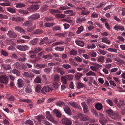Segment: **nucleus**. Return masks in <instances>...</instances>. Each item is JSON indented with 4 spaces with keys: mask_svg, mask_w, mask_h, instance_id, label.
I'll use <instances>...</instances> for the list:
<instances>
[{
    "mask_svg": "<svg viewBox=\"0 0 125 125\" xmlns=\"http://www.w3.org/2000/svg\"><path fill=\"white\" fill-rule=\"evenodd\" d=\"M5 3H0V5L4 6H11V2H10L8 0H4V1Z\"/></svg>",
    "mask_w": 125,
    "mask_h": 125,
    "instance_id": "nucleus-16",
    "label": "nucleus"
},
{
    "mask_svg": "<svg viewBox=\"0 0 125 125\" xmlns=\"http://www.w3.org/2000/svg\"><path fill=\"white\" fill-rule=\"evenodd\" d=\"M61 80L62 82L65 84H66L67 83V81L68 79L66 76H62Z\"/></svg>",
    "mask_w": 125,
    "mask_h": 125,
    "instance_id": "nucleus-41",
    "label": "nucleus"
},
{
    "mask_svg": "<svg viewBox=\"0 0 125 125\" xmlns=\"http://www.w3.org/2000/svg\"><path fill=\"white\" fill-rule=\"evenodd\" d=\"M106 102L110 106H113L114 105V104L113 102L110 99H107L106 101Z\"/></svg>",
    "mask_w": 125,
    "mask_h": 125,
    "instance_id": "nucleus-61",
    "label": "nucleus"
},
{
    "mask_svg": "<svg viewBox=\"0 0 125 125\" xmlns=\"http://www.w3.org/2000/svg\"><path fill=\"white\" fill-rule=\"evenodd\" d=\"M114 29L117 31H123L124 30V27L121 25L116 24L114 26Z\"/></svg>",
    "mask_w": 125,
    "mask_h": 125,
    "instance_id": "nucleus-14",
    "label": "nucleus"
},
{
    "mask_svg": "<svg viewBox=\"0 0 125 125\" xmlns=\"http://www.w3.org/2000/svg\"><path fill=\"white\" fill-rule=\"evenodd\" d=\"M53 113L56 114L57 117L59 118L61 116V113L57 110L56 109H54L53 111Z\"/></svg>",
    "mask_w": 125,
    "mask_h": 125,
    "instance_id": "nucleus-30",
    "label": "nucleus"
},
{
    "mask_svg": "<svg viewBox=\"0 0 125 125\" xmlns=\"http://www.w3.org/2000/svg\"><path fill=\"white\" fill-rule=\"evenodd\" d=\"M102 22L104 23V26L108 30H110V26L108 23L105 21V19H102Z\"/></svg>",
    "mask_w": 125,
    "mask_h": 125,
    "instance_id": "nucleus-23",
    "label": "nucleus"
},
{
    "mask_svg": "<svg viewBox=\"0 0 125 125\" xmlns=\"http://www.w3.org/2000/svg\"><path fill=\"white\" fill-rule=\"evenodd\" d=\"M35 28L33 26L32 24V25H30L27 28L26 30L27 31L31 32L33 31Z\"/></svg>",
    "mask_w": 125,
    "mask_h": 125,
    "instance_id": "nucleus-33",
    "label": "nucleus"
},
{
    "mask_svg": "<svg viewBox=\"0 0 125 125\" xmlns=\"http://www.w3.org/2000/svg\"><path fill=\"white\" fill-rule=\"evenodd\" d=\"M8 82V77L6 75L0 76V83L7 84Z\"/></svg>",
    "mask_w": 125,
    "mask_h": 125,
    "instance_id": "nucleus-4",
    "label": "nucleus"
},
{
    "mask_svg": "<svg viewBox=\"0 0 125 125\" xmlns=\"http://www.w3.org/2000/svg\"><path fill=\"white\" fill-rule=\"evenodd\" d=\"M118 107L120 109H123L125 107V103L123 100H119V102L117 104Z\"/></svg>",
    "mask_w": 125,
    "mask_h": 125,
    "instance_id": "nucleus-13",
    "label": "nucleus"
},
{
    "mask_svg": "<svg viewBox=\"0 0 125 125\" xmlns=\"http://www.w3.org/2000/svg\"><path fill=\"white\" fill-rule=\"evenodd\" d=\"M62 121V124L65 125H71L72 124V121L71 120L65 117L63 118Z\"/></svg>",
    "mask_w": 125,
    "mask_h": 125,
    "instance_id": "nucleus-9",
    "label": "nucleus"
},
{
    "mask_svg": "<svg viewBox=\"0 0 125 125\" xmlns=\"http://www.w3.org/2000/svg\"><path fill=\"white\" fill-rule=\"evenodd\" d=\"M46 118L50 121L54 122V120L52 115H48L46 116Z\"/></svg>",
    "mask_w": 125,
    "mask_h": 125,
    "instance_id": "nucleus-54",
    "label": "nucleus"
},
{
    "mask_svg": "<svg viewBox=\"0 0 125 125\" xmlns=\"http://www.w3.org/2000/svg\"><path fill=\"white\" fill-rule=\"evenodd\" d=\"M15 29L20 33L24 34H25V31L22 28L18 26H16L14 27Z\"/></svg>",
    "mask_w": 125,
    "mask_h": 125,
    "instance_id": "nucleus-12",
    "label": "nucleus"
},
{
    "mask_svg": "<svg viewBox=\"0 0 125 125\" xmlns=\"http://www.w3.org/2000/svg\"><path fill=\"white\" fill-rule=\"evenodd\" d=\"M34 49V52L35 53H37L39 52L40 51L42 50V48L39 47H38L35 48Z\"/></svg>",
    "mask_w": 125,
    "mask_h": 125,
    "instance_id": "nucleus-58",
    "label": "nucleus"
},
{
    "mask_svg": "<svg viewBox=\"0 0 125 125\" xmlns=\"http://www.w3.org/2000/svg\"><path fill=\"white\" fill-rule=\"evenodd\" d=\"M12 19V21L18 22H21L23 20L22 18L20 17H13Z\"/></svg>",
    "mask_w": 125,
    "mask_h": 125,
    "instance_id": "nucleus-17",
    "label": "nucleus"
},
{
    "mask_svg": "<svg viewBox=\"0 0 125 125\" xmlns=\"http://www.w3.org/2000/svg\"><path fill=\"white\" fill-rule=\"evenodd\" d=\"M15 7L17 8H21L25 7L26 5L21 2L16 3L15 4Z\"/></svg>",
    "mask_w": 125,
    "mask_h": 125,
    "instance_id": "nucleus-24",
    "label": "nucleus"
},
{
    "mask_svg": "<svg viewBox=\"0 0 125 125\" xmlns=\"http://www.w3.org/2000/svg\"><path fill=\"white\" fill-rule=\"evenodd\" d=\"M8 99L10 101H13L15 99V98L14 96L11 95H8Z\"/></svg>",
    "mask_w": 125,
    "mask_h": 125,
    "instance_id": "nucleus-46",
    "label": "nucleus"
},
{
    "mask_svg": "<svg viewBox=\"0 0 125 125\" xmlns=\"http://www.w3.org/2000/svg\"><path fill=\"white\" fill-rule=\"evenodd\" d=\"M64 13L66 14H69L71 16H73L75 14V13L73 10H68L63 12Z\"/></svg>",
    "mask_w": 125,
    "mask_h": 125,
    "instance_id": "nucleus-19",
    "label": "nucleus"
},
{
    "mask_svg": "<svg viewBox=\"0 0 125 125\" xmlns=\"http://www.w3.org/2000/svg\"><path fill=\"white\" fill-rule=\"evenodd\" d=\"M0 53L1 55L6 57L8 55V53L3 49H1L0 51Z\"/></svg>",
    "mask_w": 125,
    "mask_h": 125,
    "instance_id": "nucleus-31",
    "label": "nucleus"
},
{
    "mask_svg": "<svg viewBox=\"0 0 125 125\" xmlns=\"http://www.w3.org/2000/svg\"><path fill=\"white\" fill-rule=\"evenodd\" d=\"M83 27L81 26L78 28V29L77 30L76 32L77 34H80L83 31Z\"/></svg>",
    "mask_w": 125,
    "mask_h": 125,
    "instance_id": "nucleus-48",
    "label": "nucleus"
},
{
    "mask_svg": "<svg viewBox=\"0 0 125 125\" xmlns=\"http://www.w3.org/2000/svg\"><path fill=\"white\" fill-rule=\"evenodd\" d=\"M64 110L65 112L69 115H71V112L70 108L67 106H66L64 108Z\"/></svg>",
    "mask_w": 125,
    "mask_h": 125,
    "instance_id": "nucleus-20",
    "label": "nucleus"
},
{
    "mask_svg": "<svg viewBox=\"0 0 125 125\" xmlns=\"http://www.w3.org/2000/svg\"><path fill=\"white\" fill-rule=\"evenodd\" d=\"M75 78L77 80H79L83 75L82 73L79 72H77L75 74Z\"/></svg>",
    "mask_w": 125,
    "mask_h": 125,
    "instance_id": "nucleus-22",
    "label": "nucleus"
},
{
    "mask_svg": "<svg viewBox=\"0 0 125 125\" xmlns=\"http://www.w3.org/2000/svg\"><path fill=\"white\" fill-rule=\"evenodd\" d=\"M64 43V42L62 41H60L59 42L54 43L53 45H54L62 44Z\"/></svg>",
    "mask_w": 125,
    "mask_h": 125,
    "instance_id": "nucleus-62",
    "label": "nucleus"
},
{
    "mask_svg": "<svg viewBox=\"0 0 125 125\" xmlns=\"http://www.w3.org/2000/svg\"><path fill=\"white\" fill-rule=\"evenodd\" d=\"M53 90V88L50 87L48 86H44L42 89L41 91L42 94H44L46 93L47 92H49L50 91H52Z\"/></svg>",
    "mask_w": 125,
    "mask_h": 125,
    "instance_id": "nucleus-6",
    "label": "nucleus"
},
{
    "mask_svg": "<svg viewBox=\"0 0 125 125\" xmlns=\"http://www.w3.org/2000/svg\"><path fill=\"white\" fill-rule=\"evenodd\" d=\"M18 12L20 13L23 14H27L29 13V12L25 10H24L22 9H20L18 10Z\"/></svg>",
    "mask_w": 125,
    "mask_h": 125,
    "instance_id": "nucleus-38",
    "label": "nucleus"
},
{
    "mask_svg": "<svg viewBox=\"0 0 125 125\" xmlns=\"http://www.w3.org/2000/svg\"><path fill=\"white\" fill-rule=\"evenodd\" d=\"M43 32L42 29H38L36 30L33 32V34H41Z\"/></svg>",
    "mask_w": 125,
    "mask_h": 125,
    "instance_id": "nucleus-32",
    "label": "nucleus"
},
{
    "mask_svg": "<svg viewBox=\"0 0 125 125\" xmlns=\"http://www.w3.org/2000/svg\"><path fill=\"white\" fill-rule=\"evenodd\" d=\"M30 21L29 20L28 21H26L22 24V26H28L30 25H32V23H30Z\"/></svg>",
    "mask_w": 125,
    "mask_h": 125,
    "instance_id": "nucleus-28",
    "label": "nucleus"
},
{
    "mask_svg": "<svg viewBox=\"0 0 125 125\" xmlns=\"http://www.w3.org/2000/svg\"><path fill=\"white\" fill-rule=\"evenodd\" d=\"M34 82L36 83H40L41 82V78L39 76H37L34 80Z\"/></svg>",
    "mask_w": 125,
    "mask_h": 125,
    "instance_id": "nucleus-45",
    "label": "nucleus"
},
{
    "mask_svg": "<svg viewBox=\"0 0 125 125\" xmlns=\"http://www.w3.org/2000/svg\"><path fill=\"white\" fill-rule=\"evenodd\" d=\"M16 47L18 49L22 51H25L28 50L29 47L27 45H17Z\"/></svg>",
    "mask_w": 125,
    "mask_h": 125,
    "instance_id": "nucleus-8",
    "label": "nucleus"
},
{
    "mask_svg": "<svg viewBox=\"0 0 125 125\" xmlns=\"http://www.w3.org/2000/svg\"><path fill=\"white\" fill-rule=\"evenodd\" d=\"M84 86V84L78 82L77 83V88L78 89H80Z\"/></svg>",
    "mask_w": 125,
    "mask_h": 125,
    "instance_id": "nucleus-50",
    "label": "nucleus"
},
{
    "mask_svg": "<svg viewBox=\"0 0 125 125\" xmlns=\"http://www.w3.org/2000/svg\"><path fill=\"white\" fill-rule=\"evenodd\" d=\"M65 15L62 14H58L55 15V17L58 19L63 18L65 17Z\"/></svg>",
    "mask_w": 125,
    "mask_h": 125,
    "instance_id": "nucleus-37",
    "label": "nucleus"
},
{
    "mask_svg": "<svg viewBox=\"0 0 125 125\" xmlns=\"http://www.w3.org/2000/svg\"><path fill=\"white\" fill-rule=\"evenodd\" d=\"M102 42H103L108 44H110L111 43L108 40V38L106 37L102 38Z\"/></svg>",
    "mask_w": 125,
    "mask_h": 125,
    "instance_id": "nucleus-36",
    "label": "nucleus"
},
{
    "mask_svg": "<svg viewBox=\"0 0 125 125\" xmlns=\"http://www.w3.org/2000/svg\"><path fill=\"white\" fill-rule=\"evenodd\" d=\"M62 67L65 69H68L71 68V66L69 64H63L62 65Z\"/></svg>",
    "mask_w": 125,
    "mask_h": 125,
    "instance_id": "nucleus-52",
    "label": "nucleus"
},
{
    "mask_svg": "<svg viewBox=\"0 0 125 125\" xmlns=\"http://www.w3.org/2000/svg\"><path fill=\"white\" fill-rule=\"evenodd\" d=\"M6 9L7 11L12 14L15 13L16 12V9L15 8H14L10 7H7Z\"/></svg>",
    "mask_w": 125,
    "mask_h": 125,
    "instance_id": "nucleus-18",
    "label": "nucleus"
},
{
    "mask_svg": "<svg viewBox=\"0 0 125 125\" xmlns=\"http://www.w3.org/2000/svg\"><path fill=\"white\" fill-rule=\"evenodd\" d=\"M42 57L44 59L49 60L52 59L53 57L52 55L50 54L47 55L44 54L43 55Z\"/></svg>",
    "mask_w": 125,
    "mask_h": 125,
    "instance_id": "nucleus-21",
    "label": "nucleus"
},
{
    "mask_svg": "<svg viewBox=\"0 0 125 125\" xmlns=\"http://www.w3.org/2000/svg\"><path fill=\"white\" fill-rule=\"evenodd\" d=\"M39 5L37 4L33 5L30 6L28 9L30 11H35L39 9Z\"/></svg>",
    "mask_w": 125,
    "mask_h": 125,
    "instance_id": "nucleus-7",
    "label": "nucleus"
},
{
    "mask_svg": "<svg viewBox=\"0 0 125 125\" xmlns=\"http://www.w3.org/2000/svg\"><path fill=\"white\" fill-rule=\"evenodd\" d=\"M48 38L47 37H45L43 38L42 40L44 44H49L51 43V42H49L48 41Z\"/></svg>",
    "mask_w": 125,
    "mask_h": 125,
    "instance_id": "nucleus-34",
    "label": "nucleus"
},
{
    "mask_svg": "<svg viewBox=\"0 0 125 125\" xmlns=\"http://www.w3.org/2000/svg\"><path fill=\"white\" fill-rule=\"evenodd\" d=\"M95 107L98 110H100L102 109V104L100 103L96 104L95 105Z\"/></svg>",
    "mask_w": 125,
    "mask_h": 125,
    "instance_id": "nucleus-39",
    "label": "nucleus"
},
{
    "mask_svg": "<svg viewBox=\"0 0 125 125\" xmlns=\"http://www.w3.org/2000/svg\"><path fill=\"white\" fill-rule=\"evenodd\" d=\"M18 84L19 87H22L23 85V81L20 79H19L18 80Z\"/></svg>",
    "mask_w": 125,
    "mask_h": 125,
    "instance_id": "nucleus-27",
    "label": "nucleus"
},
{
    "mask_svg": "<svg viewBox=\"0 0 125 125\" xmlns=\"http://www.w3.org/2000/svg\"><path fill=\"white\" fill-rule=\"evenodd\" d=\"M14 65L18 69L20 70H25L26 69L27 67L23 64H21L18 62L15 63Z\"/></svg>",
    "mask_w": 125,
    "mask_h": 125,
    "instance_id": "nucleus-3",
    "label": "nucleus"
},
{
    "mask_svg": "<svg viewBox=\"0 0 125 125\" xmlns=\"http://www.w3.org/2000/svg\"><path fill=\"white\" fill-rule=\"evenodd\" d=\"M85 74L86 75L88 76L92 75L93 76H95L96 75V73L92 71H90L89 72L86 73Z\"/></svg>",
    "mask_w": 125,
    "mask_h": 125,
    "instance_id": "nucleus-43",
    "label": "nucleus"
},
{
    "mask_svg": "<svg viewBox=\"0 0 125 125\" xmlns=\"http://www.w3.org/2000/svg\"><path fill=\"white\" fill-rule=\"evenodd\" d=\"M7 49L9 51L11 50L12 51H14L16 49L12 46L10 45L8 48Z\"/></svg>",
    "mask_w": 125,
    "mask_h": 125,
    "instance_id": "nucleus-63",
    "label": "nucleus"
},
{
    "mask_svg": "<svg viewBox=\"0 0 125 125\" xmlns=\"http://www.w3.org/2000/svg\"><path fill=\"white\" fill-rule=\"evenodd\" d=\"M27 60L26 57H23L22 58H19L18 60L19 61L22 62H25Z\"/></svg>",
    "mask_w": 125,
    "mask_h": 125,
    "instance_id": "nucleus-64",
    "label": "nucleus"
},
{
    "mask_svg": "<svg viewBox=\"0 0 125 125\" xmlns=\"http://www.w3.org/2000/svg\"><path fill=\"white\" fill-rule=\"evenodd\" d=\"M69 9H70V7H68L66 5L62 6L60 7L59 8V9L60 10H64Z\"/></svg>",
    "mask_w": 125,
    "mask_h": 125,
    "instance_id": "nucleus-44",
    "label": "nucleus"
},
{
    "mask_svg": "<svg viewBox=\"0 0 125 125\" xmlns=\"http://www.w3.org/2000/svg\"><path fill=\"white\" fill-rule=\"evenodd\" d=\"M1 67L5 71L9 70L11 68L10 65L9 64H1Z\"/></svg>",
    "mask_w": 125,
    "mask_h": 125,
    "instance_id": "nucleus-15",
    "label": "nucleus"
},
{
    "mask_svg": "<svg viewBox=\"0 0 125 125\" xmlns=\"http://www.w3.org/2000/svg\"><path fill=\"white\" fill-rule=\"evenodd\" d=\"M76 44L78 45L81 47H83L84 45V43L83 42L79 40L75 41Z\"/></svg>",
    "mask_w": 125,
    "mask_h": 125,
    "instance_id": "nucleus-35",
    "label": "nucleus"
},
{
    "mask_svg": "<svg viewBox=\"0 0 125 125\" xmlns=\"http://www.w3.org/2000/svg\"><path fill=\"white\" fill-rule=\"evenodd\" d=\"M54 23H46L45 24L44 26L46 27H49L54 25Z\"/></svg>",
    "mask_w": 125,
    "mask_h": 125,
    "instance_id": "nucleus-57",
    "label": "nucleus"
},
{
    "mask_svg": "<svg viewBox=\"0 0 125 125\" xmlns=\"http://www.w3.org/2000/svg\"><path fill=\"white\" fill-rule=\"evenodd\" d=\"M36 118L39 121H41L44 119V116L42 115H38L36 117Z\"/></svg>",
    "mask_w": 125,
    "mask_h": 125,
    "instance_id": "nucleus-49",
    "label": "nucleus"
},
{
    "mask_svg": "<svg viewBox=\"0 0 125 125\" xmlns=\"http://www.w3.org/2000/svg\"><path fill=\"white\" fill-rule=\"evenodd\" d=\"M50 13L52 14H56V13H60V11L58 10L51 9L50 10Z\"/></svg>",
    "mask_w": 125,
    "mask_h": 125,
    "instance_id": "nucleus-29",
    "label": "nucleus"
},
{
    "mask_svg": "<svg viewBox=\"0 0 125 125\" xmlns=\"http://www.w3.org/2000/svg\"><path fill=\"white\" fill-rule=\"evenodd\" d=\"M12 73L15 74L17 76H20V73L19 71L16 69H13L11 71Z\"/></svg>",
    "mask_w": 125,
    "mask_h": 125,
    "instance_id": "nucleus-47",
    "label": "nucleus"
},
{
    "mask_svg": "<svg viewBox=\"0 0 125 125\" xmlns=\"http://www.w3.org/2000/svg\"><path fill=\"white\" fill-rule=\"evenodd\" d=\"M76 9L77 10H81V14L82 15H86L88 14L90 11L88 10L87 8L84 7H77L76 8Z\"/></svg>",
    "mask_w": 125,
    "mask_h": 125,
    "instance_id": "nucleus-2",
    "label": "nucleus"
},
{
    "mask_svg": "<svg viewBox=\"0 0 125 125\" xmlns=\"http://www.w3.org/2000/svg\"><path fill=\"white\" fill-rule=\"evenodd\" d=\"M53 31H59L61 29V27L60 26H56L52 28Z\"/></svg>",
    "mask_w": 125,
    "mask_h": 125,
    "instance_id": "nucleus-53",
    "label": "nucleus"
},
{
    "mask_svg": "<svg viewBox=\"0 0 125 125\" xmlns=\"http://www.w3.org/2000/svg\"><path fill=\"white\" fill-rule=\"evenodd\" d=\"M89 54L90 55L93 57H95L96 56V53L93 51H92L90 52Z\"/></svg>",
    "mask_w": 125,
    "mask_h": 125,
    "instance_id": "nucleus-55",
    "label": "nucleus"
},
{
    "mask_svg": "<svg viewBox=\"0 0 125 125\" xmlns=\"http://www.w3.org/2000/svg\"><path fill=\"white\" fill-rule=\"evenodd\" d=\"M86 20V19L85 18V17L83 18L78 17L76 19V22L77 23H79L85 21Z\"/></svg>",
    "mask_w": 125,
    "mask_h": 125,
    "instance_id": "nucleus-26",
    "label": "nucleus"
},
{
    "mask_svg": "<svg viewBox=\"0 0 125 125\" xmlns=\"http://www.w3.org/2000/svg\"><path fill=\"white\" fill-rule=\"evenodd\" d=\"M40 16L38 13L33 14L28 17V19L29 21H34L40 18Z\"/></svg>",
    "mask_w": 125,
    "mask_h": 125,
    "instance_id": "nucleus-5",
    "label": "nucleus"
},
{
    "mask_svg": "<svg viewBox=\"0 0 125 125\" xmlns=\"http://www.w3.org/2000/svg\"><path fill=\"white\" fill-rule=\"evenodd\" d=\"M7 35L11 38H14L17 36L16 34L13 31L9 30L7 33Z\"/></svg>",
    "mask_w": 125,
    "mask_h": 125,
    "instance_id": "nucleus-11",
    "label": "nucleus"
},
{
    "mask_svg": "<svg viewBox=\"0 0 125 125\" xmlns=\"http://www.w3.org/2000/svg\"><path fill=\"white\" fill-rule=\"evenodd\" d=\"M69 104L71 106H73V107L75 108H77V104L75 102H70L69 103Z\"/></svg>",
    "mask_w": 125,
    "mask_h": 125,
    "instance_id": "nucleus-60",
    "label": "nucleus"
},
{
    "mask_svg": "<svg viewBox=\"0 0 125 125\" xmlns=\"http://www.w3.org/2000/svg\"><path fill=\"white\" fill-rule=\"evenodd\" d=\"M38 40V38H35L33 39L32 40L30 41V43L33 45H35L36 44Z\"/></svg>",
    "mask_w": 125,
    "mask_h": 125,
    "instance_id": "nucleus-40",
    "label": "nucleus"
},
{
    "mask_svg": "<svg viewBox=\"0 0 125 125\" xmlns=\"http://www.w3.org/2000/svg\"><path fill=\"white\" fill-rule=\"evenodd\" d=\"M77 53V51H75L74 49L71 50L70 52V55L75 56L76 55Z\"/></svg>",
    "mask_w": 125,
    "mask_h": 125,
    "instance_id": "nucleus-51",
    "label": "nucleus"
},
{
    "mask_svg": "<svg viewBox=\"0 0 125 125\" xmlns=\"http://www.w3.org/2000/svg\"><path fill=\"white\" fill-rule=\"evenodd\" d=\"M25 124L29 125H34V123L30 119L28 120L25 122Z\"/></svg>",
    "mask_w": 125,
    "mask_h": 125,
    "instance_id": "nucleus-42",
    "label": "nucleus"
},
{
    "mask_svg": "<svg viewBox=\"0 0 125 125\" xmlns=\"http://www.w3.org/2000/svg\"><path fill=\"white\" fill-rule=\"evenodd\" d=\"M55 50L57 51H63L64 50V47H56L55 48Z\"/></svg>",
    "mask_w": 125,
    "mask_h": 125,
    "instance_id": "nucleus-59",
    "label": "nucleus"
},
{
    "mask_svg": "<svg viewBox=\"0 0 125 125\" xmlns=\"http://www.w3.org/2000/svg\"><path fill=\"white\" fill-rule=\"evenodd\" d=\"M117 39V42L118 43H120L121 42H123L125 40V39L121 36H118Z\"/></svg>",
    "mask_w": 125,
    "mask_h": 125,
    "instance_id": "nucleus-25",
    "label": "nucleus"
},
{
    "mask_svg": "<svg viewBox=\"0 0 125 125\" xmlns=\"http://www.w3.org/2000/svg\"><path fill=\"white\" fill-rule=\"evenodd\" d=\"M32 72H33L36 74H40L41 73V70H33L32 69L31 70Z\"/></svg>",
    "mask_w": 125,
    "mask_h": 125,
    "instance_id": "nucleus-56",
    "label": "nucleus"
},
{
    "mask_svg": "<svg viewBox=\"0 0 125 125\" xmlns=\"http://www.w3.org/2000/svg\"><path fill=\"white\" fill-rule=\"evenodd\" d=\"M106 112L108 114L110 118L112 119L116 120L118 117V114L115 113L114 111L111 109L106 110Z\"/></svg>",
    "mask_w": 125,
    "mask_h": 125,
    "instance_id": "nucleus-1",
    "label": "nucleus"
},
{
    "mask_svg": "<svg viewBox=\"0 0 125 125\" xmlns=\"http://www.w3.org/2000/svg\"><path fill=\"white\" fill-rule=\"evenodd\" d=\"M78 116L79 118L80 119L81 121H83L88 120L89 119V117L87 116L83 115L81 113L78 114Z\"/></svg>",
    "mask_w": 125,
    "mask_h": 125,
    "instance_id": "nucleus-10",
    "label": "nucleus"
}]
</instances>
